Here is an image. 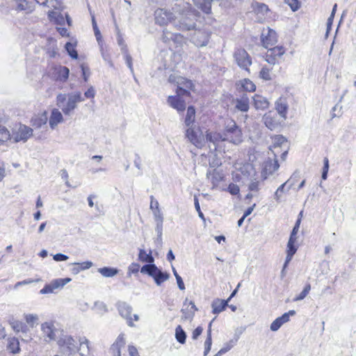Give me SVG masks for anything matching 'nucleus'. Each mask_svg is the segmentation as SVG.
Returning <instances> with one entry per match:
<instances>
[{"label":"nucleus","mask_w":356,"mask_h":356,"mask_svg":"<svg viewBox=\"0 0 356 356\" xmlns=\"http://www.w3.org/2000/svg\"><path fill=\"white\" fill-rule=\"evenodd\" d=\"M41 330L47 341H54L56 337V329L51 322H45L41 325Z\"/></svg>","instance_id":"19"},{"label":"nucleus","mask_w":356,"mask_h":356,"mask_svg":"<svg viewBox=\"0 0 356 356\" xmlns=\"http://www.w3.org/2000/svg\"><path fill=\"white\" fill-rule=\"evenodd\" d=\"M195 85L192 80L185 77L179 78L177 81V87L175 91L176 94L191 97V92H195Z\"/></svg>","instance_id":"8"},{"label":"nucleus","mask_w":356,"mask_h":356,"mask_svg":"<svg viewBox=\"0 0 356 356\" xmlns=\"http://www.w3.org/2000/svg\"><path fill=\"white\" fill-rule=\"evenodd\" d=\"M76 264L79 266V268H80L79 269H81V270L88 269L92 265V263L90 261H85V262L76 263Z\"/></svg>","instance_id":"61"},{"label":"nucleus","mask_w":356,"mask_h":356,"mask_svg":"<svg viewBox=\"0 0 356 356\" xmlns=\"http://www.w3.org/2000/svg\"><path fill=\"white\" fill-rule=\"evenodd\" d=\"M263 121L265 125L270 130H274L280 127L284 121L273 111H269L263 116Z\"/></svg>","instance_id":"12"},{"label":"nucleus","mask_w":356,"mask_h":356,"mask_svg":"<svg viewBox=\"0 0 356 356\" xmlns=\"http://www.w3.org/2000/svg\"><path fill=\"white\" fill-rule=\"evenodd\" d=\"M203 328L201 326L197 327L192 333V338L197 339L198 337L202 333Z\"/></svg>","instance_id":"56"},{"label":"nucleus","mask_w":356,"mask_h":356,"mask_svg":"<svg viewBox=\"0 0 356 356\" xmlns=\"http://www.w3.org/2000/svg\"><path fill=\"white\" fill-rule=\"evenodd\" d=\"M8 140H12V135L6 127L0 126V142L4 143Z\"/></svg>","instance_id":"44"},{"label":"nucleus","mask_w":356,"mask_h":356,"mask_svg":"<svg viewBox=\"0 0 356 356\" xmlns=\"http://www.w3.org/2000/svg\"><path fill=\"white\" fill-rule=\"evenodd\" d=\"M296 241L291 239H289V241L287 243V248H286V260L283 266V271L284 269L287 267L289 262L291 261L293 255L297 252L298 248L296 246Z\"/></svg>","instance_id":"22"},{"label":"nucleus","mask_w":356,"mask_h":356,"mask_svg":"<svg viewBox=\"0 0 356 356\" xmlns=\"http://www.w3.org/2000/svg\"><path fill=\"white\" fill-rule=\"evenodd\" d=\"M235 108L241 112H247L250 108V101L248 97H242L235 100Z\"/></svg>","instance_id":"27"},{"label":"nucleus","mask_w":356,"mask_h":356,"mask_svg":"<svg viewBox=\"0 0 356 356\" xmlns=\"http://www.w3.org/2000/svg\"><path fill=\"white\" fill-rule=\"evenodd\" d=\"M286 51V49L283 45L271 47L267 49L265 54V60L270 65L279 63Z\"/></svg>","instance_id":"4"},{"label":"nucleus","mask_w":356,"mask_h":356,"mask_svg":"<svg viewBox=\"0 0 356 356\" xmlns=\"http://www.w3.org/2000/svg\"><path fill=\"white\" fill-rule=\"evenodd\" d=\"M79 343L81 346L85 345L88 350L90 349V342L86 337H83L81 339H80Z\"/></svg>","instance_id":"64"},{"label":"nucleus","mask_w":356,"mask_h":356,"mask_svg":"<svg viewBox=\"0 0 356 356\" xmlns=\"http://www.w3.org/2000/svg\"><path fill=\"white\" fill-rule=\"evenodd\" d=\"M259 76L262 79L266 81H269L271 79L270 71L266 67H264L261 68L259 73Z\"/></svg>","instance_id":"48"},{"label":"nucleus","mask_w":356,"mask_h":356,"mask_svg":"<svg viewBox=\"0 0 356 356\" xmlns=\"http://www.w3.org/2000/svg\"><path fill=\"white\" fill-rule=\"evenodd\" d=\"M7 350L12 354L19 353L21 350L19 339L15 337L8 338Z\"/></svg>","instance_id":"29"},{"label":"nucleus","mask_w":356,"mask_h":356,"mask_svg":"<svg viewBox=\"0 0 356 356\" xmlns=\"http://www.w3.org/2000/svg\"><path fill=\"white\" fill-rule=\"evenodd\" d=\"M195 120V108L193 106H189L186 110V115L184 119V123L186 127H191Z\"/></svg>","instance_id":"31"},{"label":"nucleus","mask_w":356,"mask_h":356,"mask_svg":"<svg viewBox=\"0 0 356 356\" xmlns=\"http://www.w3.org/2000/svg\"><path fill=\"white\" fill-rule=\"evenodd\" d=\"M185 136L193 145L199 149H202L205 145V138L200 128L195 129L190 127L186 130Z\"/></svg>","instance_id":"6"},{"label":"nucleus","mask_w":356,"mask_h":356,"mask_svg":"<svg viewBox=\"0 0 356 356\" xmlns=\"http://www.w3.org/2000/svg\"><path fill=\"white\" fill-rule=\"evenodd\" d=\"M197 311V308L196 307L194 302L186 298L184 302L183 307L181 309V312L184 316V318H192Z\"/></svg>","instance_id":"20"},{"label":"nucleus","mask_w":356,"mask_h":356,"mask_svg":"<svg viewBox=\"0 0 356 356\" xmlns=\"http://www.w3.org/2000/svg\"><path fill=\"white\" fill-rule=\"evenodd\" d=\"M65 48L72 58H73V59L78 58V53H77V51L76 50V43H72V42H67L65 44Z\"/></svg>","instance_id":"36"},{"label":"nucleus","mask_w":356,"mask_h":356,"mask_svg":"<svg viewBox=\"0 0 356 356\" xmlns=\"http://www.w3.org/2000/svg\"><path fill=\"white\" fill-rule=\"evenodd\" d=\"M254 8L256 10L264 13H267L269 10L268 6L261 3H256Z\"/></svg>","instance_id":"54"},{"label":"nucleus","mask_w":356,"mask_h":356,"mask_svg":"<svg viewBox=\"0 0 356 356\" xmlns=\"http://www.w3.org/2000/svg\"><path fill=\"white\" fill-rule=\"evenodd\" d=\"M224 141L238 145L243 141V133L241 129L236 122L230 120L222 130Z\"/></svg>","instance_id":"1"},{"label":"nucleus","mask_w":356,"mask_h":356,"mask_svg":"<svg viewBox=\"0 0 356 356\" xmlns=\"http://www.w3.org/2000/svg\"><path fill=\"white\" fill-rule=\"evenodd\" d=\"M120 315L127 320L129 326H134L132 318V309L130 306L123 304L118 307Z\"/></svg>","instance_id":"26"},{"label":"nucleus","mask_w":356,"mask_h":356,"mask_svg":"<svg viewBox=\"0 0 356 356\" xmlns=\"http://www.w3.org/2000/svg\"><path fill=\"white\" fill-rule=\"evenodd\" d=\"M140 265L138 263H131L128 268V273L129 275L136 274L140 270Z\"/></svg>","instance_id":"52"},{"label":"nucleus","mask_w":356,"mask_h":356,"mask_svg":"<svg viewBox=\"0 0 356 356\" xmlns=\"http://www.w3.org/2000/svg\"><path fill=\"white\" fill-rule=\"evenodd\" d=\"M140 271L152 277L158 285L166 281L169 277V275L167 273L161 272L154 264L144 265L141 268Z\"/></svg>","instance_id":"5"},{"label":"nucleus","mask_w":356,"mask_h":356,"mask_svg":"<svg viewBox=\"0 0 356 356\" xmlns=\"http://www.w3.org/2000/svg\"><path fill=\"white\" fill-rule=\"evenodd\" d=\"M249 190L251 191H258L259 190V181H253L249 185Z\"/></svg>","instance_id":"60"},{"label":"nucleus","mask_w":356,"mask_h":356,"mask_svg":"<svg viewBox=\"0 0 356 356\" xmlns=\"http://www.w3.org/2000/svg\"><path fill=\"white\" fill-rule=\"evenodd\" d=\"M261 45L266 48L269 49L275 46L278 41V35L275 31L272 29L268 28L264 30L260 36Z\"/></svg>","instance_id":"10"},{"label":"nucleus","mask_w":356,"mask_h":356,"mask_svg":"<svg viewBox=\"0 0 356 356\" xmlns=\"http://www.w3.org/2000/svg\"><path fill=\"white\" fill-rule=\"evenodd\" d=\"M68 259V257L65 254L58 253L54 256V259L57 261H65Z\"/></svg>","instance_id":"58"},{"label":"nucleus","mask_w":356,"mask_h":356,"mask_svg":"<svg viewBox=\"0 0 356 356\" xmlns=\"http://www.w3.org/2000/svg\"><path fill=\"white\" fill-rule=\"evenodd\" d=\"M156 23L160 26H165L175 19L173 14L163 8H158L154 13Z\"/></svg>","instance_id":"15"},{"label":"nucleus","mask_w":356,"mask_h":356,"mask_svg":"<svg viewBox=\"0 0 356 356\" xmlns=\"http://www.w3.org/2000/svg\"><path fill=\"white\" fill-rule=\"evenodd\" d=\"M47 112L44 111L38 115H35L32 118L31 123L34 128H40L47 123Z\"/></svg>","instance_id":"25"},{"label":"nucleus","mask_w":356,"mask_h":356,"mask_svg":"<svg viewBox=\"0 0 356 356\" xmlns=\"http://www.w3.org/2000/svg\"><path fill=\"white\" fill-rule=\"evenodd\" d=\"M59 352L63 355H70L77 350V343L70 335H63L57 341Z\"/></svg>","instance_id":"3"},{"label":"nucleus","mask_w":356,"mask_h":356,"mask_svg":"<svg viewBox=\"0 0 356 356\" xmlns=\"http://www.w3.org/2000/svg\"><path fill=\"white\" fill-rule=\"evenodd\" d=\"M83 100L81 93L77 92L74 94L70 95L68 97L66 106L62 108V111L65 115H70V113L76 107V104Z\"/></svg>","instance_id":"16"},{"label":"nucleus","mask_w":356,"mask_h":356,"mask_svg":"<svg viewBox=\"0 0 356 356\" xmlns=\"http://www.w3.org/2000/svg\"><path fill=\"white\" fill-rule=\"evenodd\" d=\"M234 58L237 65L243 70L250 72L252 58L243 48H237L234 53Z\"/></svg>","instance_id":"7"},{"label":"nucleus","mask_w":356,"mask_h":356,"mask_svg":"<svg viewBox=\"0 0 356 356\" xmlns=\"http://www.w3.org/2000/svg\"><path fill=\"white\" fill-rule=\"evenodd\" d=\"M310 290H311V284L309 283L306 284L303 290L302 291V292L300 294H298V296H296L293 299V301L297 302V301L303 300L309 294Z\"/></svg>","instance_id":"41"},{"label":"nucleus","mask_w":356,"mask_h":356,"mask_svg":"<svg viewBox=\"0 0 356 356\" xmlns=\"http://www.w3.org/2000/svg\"><path fill=\"white\" fill-rule=\"evenodd\" d=\"M240 284H238L236 289H235L233 292L231 293L230 296L227 300L222 299H215L211 304L212 307V313L213 314H218L222 311H224L226 307L228 306L229 302L231 299L236 295L238 291V288L239 287Z\"/></svg>","instance_id":"14"},{"label":"nucleus","mask_w":356,"mask_h":356,"mask_svg":"<svg viewBox=\"0 0 356 356\" xmlns=\"http://www.w3.org/2000/svg\"><path fill=\"white\" fill-rule=\"evenodd\" d=\"M92 26H93L95 35L96 37L97 40L98 41L99 43L102 42V34L97 27V23L94 19L92 20Z\"/></svg>","instance_id":"51"},{"label":"nucleus","mask_w":356,"mask_h":356,"mask_svg":"<svg viewBox=\"0 0 356 356\" xmlns=\"http://www.w3.org/2000/svg\"><path fill=\"white\" fill-rule=\"evenodd\" d=\"M182 97H185V95H171L168 97V103L169 105L176 109L178 112H183L186 109V102L181 98Z\"/></svg>","instance_id":"17"},{"label":"nucleus","mask_w":356,"mask_h":356,"mask_svg":"<svg viewBox=\"0 0 356 356\" xmlns=\"http://www.w3.org/2000/svg\"><path fill=\"white\" fill-rule=\"evenodd\" d=\"M56 30L60 33V35L63 37H69L70 36V34L66 28L57 27Z\"/></svg>","instance_id":"59"},{"label":"nucleus","mask_w":356,"mask_h":356,"mask_svg":"<svg viewBox=\"0 0 356 356\" xmlns=\"http://www.w3.org/2000/svg\"><path fill=\"white\" fill-rule=\"evenodd\" d=\"M205 141L210 143H217L220 141H224L223 138V133L222 132H216V131H211L207 130L205 134Z\"/></svg>","instance_id":"28"},{"label":"nucleus","mask_w":356,"mask_h":356,"mask_svg":"<svg viewBox=\"0 0 356 356\" xmlns=\"http://www.w3.org/2000/svg\"><path fill=\"white\" fill-rule=\"evenodd\" d=\"M282 325V322H281L278 317L271 323L270 330L273 331H277Z\"/></svg>","instance_id":"55"},{"label":"nucleus","mask_w":356,"mask_h":356,"mask_svg":"<svg viewBox=\"0 0 356 356\" xmlns=\"http://www.w3.org/2000/svg\"><path fill=\"white\" fill-rule=\"evenodd\" d=\"M310 290H311V284L309 283L306 284L303 290L302 291V292L300 294H298V296H296L293 299V301L297 302V301L303 300L309 294Z\"/></svg>","instance_id":"40"},{"label":"nucleus","mask_w":356,"mask_h":356,"mask_svg":"<svg viewBox=\"0 0 356 356\" xmlns=\"http://www.w3.org/2000/svg\"><path fill=\"white\" fill-rule=\"evenodd\" d=\"M293 100L291 95H286L281 96L275 102V109L282 119V121L286 120L287 118V113L289 109V102Z\"/></svg>","instance_id":"9"},{"label":"nucleus","mask_w":356,"mask_h":356,"mask_svg":"<svg viewBox=\"0 0 356 356\" xmlns=\"http://www.w3.org/2000/svg\"><path fill=\"white\" fill-rule=\"evenodd\" d=\"M150 209L152 210L154 215L156 218L162 219V213L159 208V202L156 200H155L152 195L150 197Z\"/></svg>","instance_id":"34"},{"label":"nucleus","mask_w":356,"mask_h":356,"mask_svg":"<svg viewBox=\"0 0 356 356\" xmlns=\"http://www.w3.org/2000/svg\"><path fill=\"white\" fill-rule=\"evenodd\" d=\"M224 177L217 171L214 170L211 175V183L213 186L217 185L220 181H223Z\"/></svg>","instance_id":"46"},{"label":"nucleus","mask_w":356,"mask_h":356,"mask_svg":"<svg viewBox=\"0 0 356 356\" xmlns=\"http://www.w3.org/2000/svg\"><path fill=\"white\" fill-rule=\"evenodd\" d=\"M126 340L124 334L122 333L118 335L115 341L111 346L110 353L112 356H121V350L125 346Z\"/></svg>","instance_id":"18"},{"label":"nucleus","mask_w":356,"mask_h":356,"mask_svg":"<svg viewBox=\"0 0 356 356\" xmlns=\"http://www.w3.org/2000/svg\"><path fill=\"white\" fill-rule=\"evenodd\" d=\"M175 337L177 341L181 344L186 342V335L181 325H178L175 329Z\"/></svg>","instance_id":"39"},{"label":"nucleus","mask_w":356,"mask_h":356,"mask_svg":"<svg viewBox=\"0 0 356 356\" xmlns=\"http://www.w3.org/2000/svg\"><path fill=\"white\" fill-rule=\"evenodd\" d=\"M37 3L51 8L54 10H60L62 8L61 0H35Z\"/></svg>","instance_id":"32"},{"label":"nucleus","mask_w":356,"mask_h":356,"mask_svg":"<svg viewBox=\"0 0 356 356\" xmlns=\"http://www.w3.org/2000/svg\"><path fill=\"white\" fill-rule=\"evenodd\" d=\"M138 260L141 262L148 263V264H154V259L152 254V251L149 250L147 253L145 250L140 249L138 253Z\"/></svg>","instance_id":"33"},{"label":"nucleus","mask_w":356,"mask_h":356,"mask_svg":"<svg viewBox=\"0 0 356 356\" xmlns=\"http://www.w3.org/2000/svg\"><path fill=\"white\" fill-rule=\"evenodd\" d=\"M211 323L210 322L209 325V329L207 330V339L204 341V355H207L211 350V344H212V338H211Z\"/></svg>","instance_id":"35"},{"label":"nucleus","mask_w":356,"mask_h":356,"mask_svg":"<svg viewBox=\"0 0 356 356\" xmlns=\"http://www.w3.org/2000/svg\"><path fill=\"white\" fill-rule=\"evenodd\" d=\"M64 120L61 112L58 108H53L49 120V124L51 129H55L58 124Z\"/></svg>","instance_id":"24"},{"label":"nucleus","mask_w":356,"mask_h":356,"mask_svg":"<svg viewBox=\"0 0 356 356\" xmlns=\"http://www.w3.org/2000/svg\"><path fill=\"white\" fill-rule=\"evenodd\" d=\"M95 90L90 87L85 92V96L87 98H93L95 97Z\"/></svg>","instance_id":"62"},{"label":"nucleus","mask_w":356,"mask_h":356,"mask_svg":"<svg viewBox=\"0 0 356 356\" xmlns=\"http://www.w3.org/2000/svg\"><path fill=\"white\" fill-rule=\"evenodd\" d=\"M56 13L53 10L48 12V17L50 19L55 18V23L57 24H64L65 23V18L61 14H59L57 17H55Z\"/></svg>","instance_id":"45"},{"label":"nucleus","mask_w":356,"mask_h":356,"mask_svg":"<svg viewBox=\"0 0 356 356\" xmlns=\"http://www.w3.org/2000/svg\"><path fill=\"white\" fill-rule=\"evenodd\" d=\"M284 1L293 11L298 10L301 6V3L298 0H284Z\"/></svg>","instance_id":"47"},{"label":"nucleus","mask_w":356,"mask_h":356,"mask_svg":"<svg viewBox=\"0 0 356 356\" xmlns=\"http://www.w3.org/2000/svg\"><path fill=\"white\" fill-rule=\"evenodd\" d=\"M71 281V278H60L52 280L49 284H45L40 291L41 294L52 293L57 289H62L66 284Z\"/></svg>","instance_id":"11"},{"label":"nucleus","mask_w":356,"mask_h":356,"mask_svg":"<svg viewBox=\"0 0 356 356\" xmlns=\"http://www.w3.org/2000/svg\"><path fill=\"white\" fill-rule=\"evenodd\" d=\"M24 320L26 321V324L29 325V327H33L38 321V316L36 314H25Z\"/></svg>","instance_id":"42"},{"label":"nucleus","mask_w":356,"mask_h":356,"mask_svg":"<svg viewBox=\"0 0 356 356\" xmlns=\"http://www.w3.org/2000/svg\"><path fill=\"white\" fill-rule=\"evenodd\" d=\"M33 135V129L26 125L21 124L17 131L13 132L12 140L18 143L26 141Z\"/></svg>","instance_id":"13"},{"label":"nucleus","mask_w":356,"mask_h":356,"mask_svg":"<svg viewBox=\"0 0 356 356\" xmlns=\"http://www.w3.org/2000/svg\"><path fill=\"white\" fill-rule=\"evenodd\" d=\"M129 356H140L137 348L134 346L129 345L128 346Z\"/></svg>","instance_id":"57"},{"label":"nucleus","mask_w":356,"mask_h":356,"mask_svg":"<svg viewBox=\"0 0 356 356\" xmlns=\"http://www.w3.org/2000/svg\"><path fill=\"white\" fill-rule=\"evenodd\" d=\"M295 314L296 312L294 310H290L287 313H284L282 316H280L279 318L281 322H282V324H284L289 321L290 316H293Z\"/></svg>","instance_id":"53"},{"label":"nucleus","mask_w":356,"mask_h":356,"mask_svg":"<svg viewBox=\"0 0 356 356\" xmlns=\"http://www.w3.org/2000/svg\"><path fill=\"white\" fill-rule=\"evenodd\" d=\"M17 10L18 11H26L28 13L33 10L30 3L26 0H17Z\"/></svg>","instance_id":"37"},{"label":"nucleus","mask_w":356,"mask_h":356,"mask_svg":"<svg viewBox=\"0 0 356 356\" xmlns=\"http://www.w3.org/2000/svg\"><path fill=\"white\" fill-rule=\"evenodd\" d=\"M236 86L240 92H253L256 90V85L249 79L240 80Z\"/></svg>","instance_id":"21"},{"label":"nucleus","mask_w":356,"mask_h":356,"mask_svg":"<svg viewBox=\"0 0 356 356\" xmlns=\"http://www.w3.org/2000/svg\"><path fill=\"white\" fill-rule=\"evenodd\" d=\"M252 104L257 110H265L269 106L268 100L264 96L255 94L252 97Z\"/></svg>","instance_id":"23"},{"label":"nucleus","mask_w":356,"mask_h":356,"mask_svg":"<svg viewBox=\"0 0 356 356\" xmlns=\"http://www.w3.org/2000/svg\"><path fill=\"white\" fill-rule=\"evenodd\" d=\"M70 75V70L60 65L51 64L47 67V70L43 74V78L47 77L55 81L65 83L67 81Z\"/></svg>","instance_id":"2"},{"label":"nucleus","mask_w":356,"mask_h":356,"mask_svg":"<svg viewBox=\"0 0 356 356\" xmlns=\"http://www.w3.org/2000/svg\"><path fill=\"white\" fill-rule=\"evenodd\" d=\"M273 144L270 147V149L273 151L277 147L281 146L282 144L286 143V138L282 136H275L273 138Z\"/></svg>","instance_id":"43"},{"label":"nucleus","mask_w":356,"mask_h":356,"mask_svg":"<svg viewBox=\"0 0 356 356\" xmlns=\"http://www.w3.org/2000/svg\"><path fill=\"white\" fill-rule=\"evenodd\" d=\"M10 325L12 329L17 333L20 332L22 333H26L29 331L28 325L25 323L19 320L13 319L10 321Z\"/></svg>","instance_id":"30"},{"label":"nucleus","mask_w":356,"mask_h":356,"mask_svg":"<svg viewBox=\"0 0 356 356\" xmlns=\"http://www.w3.org/2000/svg\"><path fill=\"white\" fill-rule=\"evenodd\" d=\"M329 170V160L327 157H325L323 159V168L322 172V179H326L327 175Z\"/></svg>","instance_id":"50"},{"label":"nucleus","mask_w":356,"mask_h":356,"mask_svg":"<svg viewBox=\"0 0 356 356\" xmlns=\"http://www.w3.org/2000/svg\"><path fill=\"white\" fill-rule=\"evenodd\" d=\"M99 272L106 277H113L118 274V270L114 268L104 267L99 269Z\"/></svg>","instance_id":"38"},{"label":"nucleus","mask_w":356,"mask_h":356,"mask_svg":"<svg viewBox=\"0 0 356 356\" xmlns=\"http://www.w3.org/2000/svg\"><path fill=\"white\" fill-rule=\"evenodd\" d=\"M57 105L60 106V104L66 100V96L64 94H59L56 98Z\"/></svg>","instance_id":"63"},{"label":"nucleus","mask_w":356,"mask_h":356,"mask_svg":"<svg viewBox=\"0 0 356 356\" xmlns=\"http://www.w3.org/2000/svg\"><path fill=\"white\" fill-rule=\"evenodd\" d=\"M227 191L231 194V195H238L240 193V188L238 185L231 183L228 185Z\"/></svg>","instance_id":"49"}]
</instances>
